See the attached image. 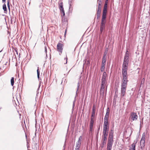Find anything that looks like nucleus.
Returning a JSON list of instances; mask_svg holds the SVG:
<instances>
[{"label": "nucleus", "instance_id": "obj_1", "mask_svg": "<svg viewBox=\"0 0 150 150\" xmlns=\"http://www.w3.org/2000/svg\"><path fill=\"white\" fill-rule=\"evenodd\" d=\"M128 81V79H122L121 90V98H122L125 95L127 83Z\"/></svg>", "mask_w": 150, "mask_h": 150}, {"label": "nucleus", "instance_id": "obj_2", "mask_svg": "<svg viewBox=\"0 0 150 150\" xmlns=\"http://www.w3.org/2000/svg\"><path fill=\"white\" fill-rule=\"evenodd\" d=\"M113 134V131L112 130H111L109 133L108 142L113 143L114 142Z\"/></svg>", "mask_w": 150, "mask_h": 150}, {"label": "nucleus", "instance_id": "obj_3", "mask_svg": "<svg viewBox=\"0 0 150 150\" xmlns=\"http://www.w3.org/2000/svg\"><path fill=\"white\" fill-rule=\"evenodd\" d=\"M146 135L144 133H143L140 142L141 149L144 148L145 146Z\"/></svg>", "mask_w": 150, "mask_h": 150}, {"label": "nucleus", "instance_id": "obj_4", "mask_svg": "<svg viewBox=\"0 0 150 150\" xmlns=\"http://www.w3.org/2000/svg\"><path fill=\"white\" fill-rule=\"evenodd\" d=\"M130 117L132 121L136 120L138 118L136 113L134 112L131 113Z\"/></svg>", "mask_w": 150, "mask_h": 150}, {"label": "nucleus", "instance_id": "obj_5", "mask_svg": "<svg viewBox=\"0 0 150 150\" xmlns=\"http://www.w3.org/2000/svg\"><path fill=\"white\" fill-rule=\"evenodd\" d=\"M63 45L62 44L60 43H58L57 45V48L58 50L61 53H62V52L63 49Z\"/></svg>", "mask_w": 150, "mask_h": 150}, {"label": "nucleus", "instance_id": "obj_6", "mask_svg": "<svg viewBox=\"0 0 150 150\" xmlns=\"http://www.w3.org/2000/svg\"><path fill=\"white\" fill-rule=\"evenodd\" d=\"M105 23L101 22L100 28V33H102L103 31L105 30Z\"/></svg>", "mask_w": 150, "mask_h": 150}, {"label": "nucleus", "instance_id": "obj_7", "mask_svg": "<svg viewBox=\"0 0 150 150\" xmlns=\"http://www.w3.org/2000/svg\"><path fill=\"white\" fill-rule=\"evenodd\" d=\"M122 75L123 76L122 79H128V75L127 72H122Z\"/></svg>", "mask_w": 150, "mask_h": 150}, {"label": "nucleus", "instance_id": "obj_8", "mask_svg": "<svg viewBox=\"0 0 150 150\" xmlns=\"http://www.w3.org/2000/svg\"><path fill=\"white\" fill-rule=\"evenodd\" d=\"M96 107L94 105L93 106L92 108V114L91 116V117L94 118V116L95 115V112H96Z\"/></svg>", "mask_w": 150, "mask_h": 150}, {"label": "nucleus", "instance_id": "obj_9", "mask_svg": "<svg viewBox=\"0 0 150 150\" xmlns=\"http://www.w3.org/2000/svg\"><path fill=\"white\" fill-rule=\"evenodd\" d=\"M128 66L122 65V72H127L128 70Z\"/></svg>", "mask_w": 150, "mask_h": 150}, {"label": "nucleus", "instance_id": "obj_10", "mask_svg": "<svg viewBox=\"0 0 150 150\" xmlns=\"http://www.w3.org/2000/svg\"><path fill=\"white\" fill-rule=\"evenodd\" d=\"M106 14H102V18L101 22L106 23V21H105L106 18Z\"/></svg>", "mask_w": 150, "mask_h": 150}, {"label": "nucleus", "instance_id": "obj_11", "mask_svg": "<svg viewBox=\"0 0 150 150\" xmlns=\"http://www.w3.org/2000/svg\"><path fill=\"white\" fill-rule=\"evenodd\" d=\"M106 61V57L105 56L103 57L102 61V65L105 66V63Z\"/></svg>", "mask_w": 150, "mask_h": 150}, {"label": "nucleus", "instance_id": "obj_12", "mask_svg": "<svg viewBox=\"0 0 150 150\" xmlns=\"http://www.w3.org/2000/svg\"><path fill=\"white\" fill-rule=\"evenodd\" d=\"M63 6V3L62 2L59 4V7L60 11L64 10Z\"/></svg>", "mask_w": 150, "mask_h": 150}, {"label": "nucleus", "instance_id": "obj_13", "mask_svg": "<svg viewBox=\"0 0 150 150\" xmlns=\"http://www.w3.org/2000/svg\"><path fill=\"white\" fill-rule=\"evenodd\" d=\"M113 143L108 142L107 144V149H111Z\"/></svg>", "mask_w": 150, "mask_h": 150}, {"label": "nucleus", "instance_id": "obj_14", "mask_svg": "<svg viewBox=\"0 0 150 150\" xmlns=\"http://www.w3.org/2000/svg\"><path fill=\"white\" fill-rule=\"evenodd\" d=\"M107 79H101V85H107Z\"/></svg>", "mask_w": 150, "mask_h": 150}, {"label": "nucleus", "instance_id": "obj_15", "mask_svg": "<svg viewBox=\"0 0 150 150\" xmlns=\"http://www.w3.org/2000/svg\"><path fill=\"white\" fill-rule=\"evenodd\" d=\"M32 148L34 150H38L39 148V145L35 143L34 145H33Z\"/></svg>", "mask_w": 150, "mask_h": 150}, {"label": "nucleus", "instance_id": "obj_16", "mask_svg": "<svg viewBox=\"0 0 150 150\" xmlns=\"http://www.w3.org/2000/svg\"><path fill=\"white\" fill-rule=\"evenodd\" d=\"M109 129V126L103 125V131L108 132Z\"/></svg>", "mask_w": 150, "mask_h": 150}, {"label": "nucleus", "instance_id": "obj_17", "mask_svg": "<svg viewBox=\"0 0 150 150\" xmlns=\"http://www.w3.org/2000/svg\"><path fill=\"white\" fill-rule=\"evenodd\" d=\"M107 74L105 72H104L103 75L102 79H107Z\"/></svg>", "mask_w": 150, "mask_h": 150}, {"label": "nucleus", "instance_id": "obj_18", "mask_svg": "<svg viewBox=\"0 0 150 150\" xmlns=\"http://www.w3.org/2000/svg\"><path fill=\"white\" fill-rule=\"evenodd\" d=\"M107 85H101L100 89H103L105 90L106 88V91H107Z\"/></svg>", "mask_w": 150, "mask_h": 150}, {"label": "nucleus", "instance_id": "obj_19", "mask_svg": "<svg viewBox=\"0 0 150 150\" xmlns=\"http://www.w3.org/2000/svg\"><path fill=\"white\" fill-rule=\"evenodd\" d=\"M14 78L13 77H12L11 78V85L12 86H13L14 84Z\"/></svg>", "mask_w": 150, "mask_h": 150}, {"label": "nucleus", "instance_id": "obj_20", "mask_svg": "<svg viewBox=\"0 0 150 150\" xmlns=\"http://www.w3.org/2000/svg\"><path fill=\"white\" fill-rule=\"evenodd\" d=\"M104 126H109L108 120H104Z\"/></svg>", "mask_w": 150, "mask_h": 150}, {"label": "nucleus", "instance_id": "obj_21", "mask_svg": "<svg viewBox=\"0 0 150 150\" xmlns=\"http://www.w3.org/2000/svg\"><path fill=\"white\" fill-rule=\"evenodd\" d=\"M108 132L103 131V135L102 136L107 137Z\"/></svg>", "mask_w": 150, "mask_h": 150}, {"label": "nucleus", "instance_id": "obj_22", "mask_svg": "<svg viewBox=\"0 0 150 150\" xmlns=\"http://www.w3.org/2000/svg\"><path fill=\"white\" fill-rule=\"evenodd\" d=\"M101 8H97L96 9L97 13H100L101 12Z\"/></svg>", "mask_w": 150, "mask_h": 150}, {"label": "nucleus", "instance_id": "obj_23", "mask_svg": "<svg viewBox=\"0 0 150 150\" xmlns=\"http://www.w3.org/2000/svg\"><path fill=\"white\" fill-rule=\"evenodd\" d=\"M104 90L103 89H100V94L102 96H103L104 95Z\"/></svg>", "mask_w": 150, "mask_h": 150}, {"label": "nucleus", "instance_id": "obj_24", "mask_svg": "<svg viewBox=\"0 0 150 150\" xmlns=\"http://www.w3.org/2000/svg\"><path fill=\"white\" fill-rule=\"evenodd\" d=\"M107 8H103V14H106L107 12Z\"/></svg>", "mask_w": 150, "mask_h": 150}, {"label": "nucleus", "instance_id": "obj_25", "mask_svg": "<svg viewBox=\"0 0 150 150\" xmlns=\"http://www.w3.org/2000/svg\"><path fill=\"white\" fill-rule=\"evenodd\" d=\"M3 9L4 11H7V8L6 5L4 4L3 6Z\"/></svg>", "mask_w": 150, "mask_h": 150}, {"label": "nucleus", "instance_id": "obj_26", "mask_svg": "<svg viewBox=\"0 0 150 150\" xmlns=\"http://www.w3.org/2000/svg\"><path fill=\"white\" fill-rule=\"evenodd\" d=\"M71 1H69V11H71V10L72 11V8L71 7Z\"/></svg>", "mask_w": 150, "mask_h": 150}, {"label": "nucleus", "instance_id": "obj_27", "mask_svg": "<svg viewBox=\"0 0 150 150\" xmlns=\"http://www.w3.org/2000/svg\"><path fill=\"white\" fill-rule=\"evenodd\" d=\"M61 12V16L62 17H64L65 15V12L64 10L60 11Z\"/></svg>", "mask_w": 150, "mask_h": 150}, {"label": "nucleus", "instance_id": "obj_28", "mask_svg": "<svg viewBox=\"0 0 150 150\" xmlns=\"http://www.w3.org/2000/svg\"><path fill=\"white\" fill-rule=\"evenodd\" d=\"M81 144H76V148L75 149V150H79L80 147H81Z\"/></svg>", "mask_w": 150, "mask_h": 150}, {"label": "nucleus", "instance_id": "obj_29", "mask_svg": "<svg viewBox=\"0 0 150 150\" xmlns=\"http://www.w3.org/2000/svg\"><path fill=\"white\" fill-rule=\"evenodd\" d=\"M93 119V117H91L90 125H93L94 123Z\"/></svg>", "mask_w": 150, "mask_h": 150}, {"label": "nucleus", "instance_id": "obj_30", "mask_svg": "<svg viewBox=\"0 0 150 150\" xmlns=\"http://www.w3.org/2000/svg\"><path fill=\"white\" fill-rule=\"evenodd\" d=\"M105 66L103 65H102L100 68V70L102 72H103V71H104V69L105 68Z\"/></svg>", "mask_w": 150, "mask_h": 150}, {"label": "nucleus", "instance_id": "obj_31", "mask_svg": "<svg viewBox=\"0 0 150 150\" xmlns=\"http://www.w3.org/2000/svg\"><path fill=\"white\" fill-rule=\"evenodd\" d=\"M82 137L81 136L79 137V139L77 142H80L81 143V139H82Z\"/></svg>", "mask_w": 150, "mask_h": 150}, {"label": "nucleus", "instance_id": "obj_32", "mask_svg": "<svg viewBox=\"0 0 150 150\" xmlns=\"http://www.w3.org/2000/svg\"><path fill=\"white\" fill-rule=\"evenodd\" d=\"M129 62L123 60V62L122 65L128 66Z\"/></svg>", "mask_w": 150, "mask_h": 150}, {"label": "nucleus", "instance_id": "obj_33", "mask_svg": "<svg viewBox=\"0 0 150 150\" xmlns=\"http://www.w3.org/2000/svg\"><path fill=\"white\" fill-rule=\"evenodd\" d=\"M79 87H80V84H79V82L78 83L77 86V90H76V95L77 94V91H78L79 90Z\"/></svg>", "mask_w": 150, "mask_h": 150}, {"label": "nucleus", "instance_id": "obj_34", "mask_svg": "<svg viewBox=\"0 0 150 150\" xmlns=\"http://www.w3.org/2000/svg\"><path fill=\"white\" fill-rule=\"evenodd\" d=\"M103 140L106 142L107 139V137L102 136Z\"/></svg>", "mask_w": 150, "mask_h": 150}, {"label": "nucleus", "instance_id": "obj_35", "mask_svg": "<svg viewBox=\"0 0 150 150\" xmlns=\"http://www.w3.org/2000/svg\"><path fill=\"white\" fill-rule=\"evenodd\" d=\"M129 54H127V53L125 54L124 58H129Z\"/></svg>", "mask_w": 150, "mask_h": 150}, {"label": "nucleus", "instance_id": "obj_36", "mask_svg": "<svg viewBox=\"0 0 150 150\" xmlns=\"http://www.w3.org/2000/svg\"><path fill=\"white\" fill-rule=\"evenodd\" d=\"M37 73L38 77V79H39L40 76V71L39 69H38H38L37 70Z\"/></svg>", "mask_w": 150, "mask_h": 150}, {"label": "nucleus", "instance_id": "obj_37", "mask_svg": "<svg viewBox=\"0 0 150 150\" xmlns=\"http://www.w3.org/2000/svg\"><path fill=\"white\" fill-rule=\"evenodd\" d=\"M109 108H108L107 109V111L105 115L109 116Z\"/></svg>", "mask_w": 150, "mask_h": 150}, {"label": "nucleus", "instance_id": "obj_38", "mask_svg": "<svg viewBox=\"0 0 150 150\" xmlns=\"http://www.w3.org/2000/svg\"><path fill=\"white\" fill-rule=\"evenodd\" d=\"M98 4V8H101L102 7L101 4L102 3H97Z\"/></svg>", "mask_w": 150, "mask_h": 150}, {"label": "nucleus", "instance_id": "obj_39", "mask_svg": "<svg viewBox=\"0 0 150 150\" xmlns=\"http://www.w3.org/2000/svg\"><path fill=\"white\" fill-rule=\"evenodd\" d=\"M100 13H96V15L97 16V19H99L100 17Z\"/></svg>", "mask_w": 150, "mask_h": 150}, {"label": "nucleus", "instance_id": "obj_40", "mask_svg": "<svg viewBox=\"0 0 150 150\" xmlns=\"http://www.w3.org/2000/svg\"><path fill=\"white\" fill-rule=\"evenodd\" d=\"M7 5L9 10L10 11V4L8 0L7 1Z\"/></svg>", "mask_w": 150, "mask_h": 150}, {"label": "nucleus", "instance_id": "obj_41", "mask_svg": "<svg viewBox=\"0 0 150 150\" xmlns=\"http://www.w3.org/2000/svg\"><path fill=\"white\" fill-rule=\"evenodd\" d=\"M106 144V142L104 141H103V142L101 143V144L102 145V146L101 147L102 148H103L104 146V144Z\"/></svg>", "mask_w": 150, "mask_h": 150}, {"label": "nucleus", "instance_id": "obj_42", "mask_svg": "<svg viewBox=\"0 0 150 150\" xmlns=\"http://www.w3.org/2000/svg\"><path fill=\"white\" fill-rule=\"evenodd\" d=\"M107 5H108L107 2H105L103 8H107Z\"/></svg>", "mask_w": 150, "mask_h": 150}, {"label": "nucleus", "instance_id": "obj_43", "mask_svg": "<svg viewBox=\"0 0 150 150\" xmlns=\"http://www.w3.org/2000/svg\"><path fill=\"white\" fill-rule=\"evenodd\" d=\"M109 117V116L105 115L104 120H108Z\"/></svg>", "mask_w": 150, "mask_h": 150}, {"label": "nucleus", "instance_id": "obj_44", "mask_svg": "<svg viewBox=\"0 0 150 150\" xmlns=\"http://www.w3.org/2000/svg\"><path fill=\"white\" fill-rule=\"evenodd\" d=\"M132 148H135L136 145H135V144H132Z\"/></svg>", "mask_w": 150, "mask_h": 150}, {"label": "nucleus", "instance_id": "obj_45", "mask_svg": "<svg viewBox=\"0 0 150 150\" xmlns=\"http://www.w3.org/2000/svg\"><path fill=\"white\" fill-rule=\"evenodd\" d=\"M124 61L129 62V58H124Z\"/></svg>", "mask_w": 150, "mask_h": 150}, {"label": "nucleus", "instance_id": "obj_46", "mask_svg": "<svg viewBox=\"0 0 150 150\" xmlns=\"http://www.w3.org/2000/svg\"><path fill=\"white\" fill-rule=\"evenodd\" d=\"M66 81V79L64 78H63L62 80V81L61 82V83H62L63 81H64V82H65Z\"/></svg>", "mask_w": 150, "mask_h": 150}, {"label": "nucleus", "instance_id": "obj_47", "mask_svg": "<svg viewBox=\"0 0 150 150\" xmlns=\"http://www.w3.org/2000/svg\"><path fill=\"white\" fill-rule=\"evenodd\" d=\"M66 141H65L64 144V146H63V148H64L63 150H64L65 148V146H66Z\"/></svg>", "mask_w": 150, "mask_h": 150}, {"label": "nucleus", "instance_id": "obj_48", "mask_svg": "<svg viewBox=\"0 0 150 150\" xmlns=\"http://www.w3.org/2000/svg\"><path fill=\"white\" fill-rule=\"evenodd\" d=\"M138 141V139H136L135 141H134L133 144H135V145H136V144L137 143Z\"/></svg>", "mask_w": 150, "mask_h": 150}, {"label": "nucleus", "instance_id": "obj_49", "mask_svg": "<svg viewBox=\"0 0 150 150\" xmlns=\"http://www.w3.org/2000/svg\"><path fill=\"white\" fill-rule=\"evenodd\" d=\"M93 125H90L89 128H92L93 127Z\"/></svg>", "mask_w": 150, "mask_h": 150}, {"label": "nucleus", "instance_id": "obj_50", "mask_svg": "<svg viewBox=\"0 0 150 150\" xmlns=\"http://www.w3.org/2000/svg\"><path fill=\"white\" fill-rule=\"evenodd\" d=\"M45 52L46 53L47 52V47L45 46Z\"/></svg>", "mask_w": 150, "mask_h": 150}, {"label": "nucleus", "instance_id": "obj_51", "mask_svg": "<svg viewBox=\"0 0 150 150\" xmlns=\"http://www.w3.org/2000/svg\"><path fill=\"white\" fill-rule=\"evenodd\" d=\"M126 53L129 54V53L128 52V49H126V52H125V54H126Z\"/></svg>", "mask_w": 150, "mask_h": 150}, {"label": "nucleus", "instance_id": "obj_52", "mask_svg": "<svg viewBox=\"0 0 150 150\" xmlns=\"http://www.w3.org/2000/svg\"><path fill=\"white\" fill-rule=\"evenodd\" d=\"M101 0H98L97 3H102Z\"/></svg>", "mask_w": 150, "mask_h": 150}, {"label": "nucleus", "instance_id": "obj_53", "mask_svg": "<svg viewBox=\"0 0 150 150\" xmlns=\"http://www.w3.org/2000/svg\"><path fill=\"white\" fill-rule=\"evenodd\" d=\"M106 54H107L105 52L103 57H104V56H105V57H106Z\"/></svg>", "mask_w": 150, "mask_h": 150}, {"label": "nucleus", "instance_id": "obj_54", "mask_svg": "<svg viewBox=\"0 0 150 150\" xmlns=\"http://www.w3.org/2000/svg\"><path fill=\"white\" fill-rule=\"evenodd\" d=\"M81 144V143L78 142H77L76 143V144Z\"/></svg>", "mask_w": 150, "mask_h": 150}, {"label": "nucleus", "instance_id": "obj_55", "mask_svg": "<svg viewBox=\"0 0 150 150\" xmlns=\"http://www.w3.org/2000/svg\"><path fill=\"white\" fill-rule=\"evenodd\" d=\"M130 150H135V148H131Z\"/></svg>", "mask_w": 150, "mask_h": 150}, {"label": "nucleus", "instance_id": "obj_56", "mask_svg": "<svg viewBox=\"0 0 150 150\" xmlns=\"http://www.w3.org/2000/svg\"><path fill=\"white\" fill-rule=\"evenodd\" d=\"M100 127H99L98 128V133H97V134H98V133L99 132V130H100Z\"/></svg>", "mask_w": 150, "mask_h": 150}, {"label": "nucleus", "instance_id": "obj_57", "mask_svg": "<svg viewBox=\"0 0 150 150\" xmlns=\"http://www.w3.org/2000/svg\"><path fill=\"white\" fill-rule=\"evenodd\" d=\"M67 30L66 29L65 30V34H64V35H65L66 34V32H67Z\"/></svg>", "mask_w": 150, "mask_h": 150}, {"label": "nucleus", "instance_id": "obj_58", "mask_svg": "<svg viewBox=\"0 0 150 150\" xmlns=\"http://www.w3.org/2000/svg\"><path fill=\"white\" fill-rule=\"evenodd\" d=\"M90 131H92L93 129L92 128H90Z\"/></svg>", "mask_w": 150, "mask_h": 150}, {"label": "nucleus", "instance_id": "obj_59", "mask_svg": "<svg viewBox=\"0 0 150 150\" xmlns=\"http://www.w3.org/2000/svg\"><path fill=\"white\" fill-rule=\"evenodd\" d=\"M2 1L3 3L5 2L6 1V0H2Z\"/></svg>", "mask_w": 150, "mask_h": 150}, {"label": "nucleus", "instance_id": "obj_60", "mask_svg": "<svg viewBox=\"0 0 150 150\" xmlns=\"http://www.w3.org/2000/svg\"><path fill=\"white\" fill-rule=\"evenodd\" d=\"M117 95H116V94H115V96H114L115 97H117Z\"/></svg>", "mask_w": 150, "mask_h": 150}, {"label": "nucleus", "instance_id": "obj_61", "mask_svg": "<svg viewBox=\"0 0 150 150\" xmlns=\"http://www.w3.org/2000/svg\"><path fill=\"white\" fill-rule=\"evenodd\" d=\"M39 1L40 2H42L44 0H40Z\"/></svg>", "mask_w": 150, "mask_h": 150}, {"label": "nucleus", "instance_id": "obj_62", "mask_svg": "<svg viewBox=\"0 0 150 150\" xmlns=\"http://www.w3.org/2000/svg\"><path fill=\"white\" fill-rule=\"evenodd\" d=\"M117 92V90H116H116H115V94H116V92Z\"/></svg>", "mask_w": 150, "mask_h": 150}, {"label": "nucleus", "instance_id": "obj_63", "mask_svg": "<svg viewBox=\"0 0 150 150\" xmlns=\"http://www.w3.org/2000/svg\"><path fill=\"white\" fill-rule=\"evenodd\" d=\"M108 0H106V1H105V2H106L108 3Z\"/></svg>", "mask_w": 150, "mask_h": 150}, {"label": "nucleus", "instance_id": "obj_64", "mask_svg": "<svg viewBox=\"0 0 150 150\" xmlns=\"http://www.w3.org/2000/svg\"><path fill=\"white\" fill-rule=\"evenodd\" d=\"M25 137H26V138H27V135L26 134H25Z\"/></svg>", "mask_w": 150, "mask_h": 150}]
</instances>
